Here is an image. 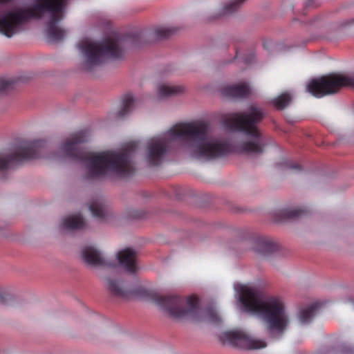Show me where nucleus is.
I'll return each instance as SVG.
<instances>
[{"label":"nucleus","mask_w":354,"mask_h":354,"mask_svg":"<svg viewBox=\"0 0 354 354\" xmlns=\"http://www.w3.org/2000/svg\"><path fill=\"white\" fill-rule=\"evenodd\" d=\"M15 82L12 80L0 79V93H6L12 89Z\"/></svg>","instance_id":"obj_26"},{"label":"nucleus","mask_w":354,"mask_h":354,"mask_svg":"<svg viewBox=\"0 0 354 354\" xmlns=\"http://www.w3.org/2000/svg\"><path fill=\"white\" fill-rule=\"evenodd\" d=\"M122 39L118 37H109L101 42L84 39L77 46L84 59L85 69L90 71L93 68L102 64L105 59H120L124 55Z\"/></svg>","instance_id":"obj_6"},{"label":"nucleus","mask_w":354,"mask_h":354,"mask_svg":"<svg viewBox=\"0 0 354 354\" xmlns=\"http://www.w3.org/2000/svg\"><path fill=\"white\" fill-rule=\"evenodd\" d=\"M65 0H37L28 8H19L8 11L0 17V32L7 37L18 33L24 24L30 19L41 18L45 12L50 14L46 26V34L52 41H61L66 31L57 26L63 18Z\"/></svg>","instance_id":"obj_3"},{"label":"nucleus","mask_w":354,"mask_h":354,"mask_svg":"<svg viewBox=\"0 0 354 354\" xmlns=\"http://www.w3.org/2000/svg\"><path fill=\"white\" fill-rule=\"evenodd\" d=\"M245 0H234L227 4L223 9V14H230L237 10Z\"/></svg>","instance_id":"obj_25"},{"label":"nucleus","mask_w":354,"mask_h":354,"mask_svg":"<svg viewBox=\"0 0 354 354\" xmlns=\"http://www.w3.org/2000/svg\"><path fill=\"white\" fill-rule=\"evenodd\" d=\"M308 211L302 207L294 209H283L279 211V214L283 219H296L302 216H306Z\"/></svg>","instance_id":"obj_20"},{"label":"nucleus","mask_w":354,"mask_h":354,"mask_svg":"<svg viewBox=\"0 0 354 354\" xmlns=\"http://www.w3.org/2000/svg\"><path fill=\"white\" fill-rule=\"evenodd\" d=\"M184 91L182 86L162 84L158 88V95L160 98H167L180 94Z\"/></svg>","instance_id":"obj_17"},{"label":"nucleus","mask_w":354,"mask_h":354,"mask_svg":"<svg viewBox=\"0 0 354 354\" xmlns=\"http://www.w3.org/2000/svg\"><path fill=\"white\" fill-rule=\"evenodd\" d=\"M135 100L131 94H127L124 96L122 103V107L118 111L119 118H124L129 115L135 106Z\"/></svg>","instance_id":"obj_21"},{"label":"nucleus","mask_w":354,"mask_h":354,"mask_svg":"<svg viewBox=\"0 0 354 354\" xmlns=\"http://www.w3.org/2000/svg\"><path fill=\"white\" fill-rule=\"evenodd\" d=\"M142 38V34L140 32L135 33L131 36H129L125 39L126 41H130L133 45L138 46L140 40Z\"/></svg>","instance_id":"obj_27"},{"label":"nucleus","mask_w":354,"mask_h":354,"mask_svg":"<svg viewBox=\"0 0 354 354\" xmlns=\"http://www.w3.org/2000/svg\"><path fill=\"white\" fill-rule=\"evenodd\" d=\"M84 261L93 266H111L102 254L92 246L85 247L82 252Z\"/></svg>","instance_id":"obj_11"},{"label":"nucleus","mask_w":354,"mask_h":354,"mask_svg":"<svg viewBox=\"0 0 354 354\" xmlns=\"http://www.w3.org/2000/svg\"><path fill=\"white\" fill-rule=\"evenodd\" d=\"M107 287L109 292L117 297L127 298L131 295V292L124 288L118 280L107 279Z\"/></svg>","instance_id":"obj_16"},{"label":"nucleus","mask_w":354,"mask_h":354,"mask_svg":"<svg viewBox=\"0 0 354 354\" xmlns=\"http://www.w3.org/2000/svg\"><path fill=\"white\" fill-rule=\"evenodd\" d=\"M205 319L208 322L215 324H219L221 321V319L217 311L212 307L206 309Z\"/></svg>","instance_id":"obj_24"},{"label":"nucleus","mask_w":354,"mask_h":354,"mask_svg":"<svg viewBox=\"0 0 354 354\" xmlns=\"http://www.w3.org/2000/svg\"><path fill=\"white\" fill-rule=\"evenodd\" d=\"M289 167L292 169H298V170H299L301 169L300 165L297 163L290 164Z\"/></svg>","instance_id":"obj_30"},{"label":"nucleus","mask_w":354,"mask_h":354,"mask_svg":"<svg viewBox=\"0 0 354 354\" xmlns=\"http://www.w3.org/2000/svg\"><path fill=\"white\" fill-rule=\"evenodd\" d=\"M343 87L354 88V75L348 76L341 73H330L311 80L307 91L316 97L335 94Z\"/></svg>","instance_id":"obj_9"},{"label":"nucleus","mask_w":354,"mask_h":354,"mask_svg":"<svg viewBox=\"0 0 354 354\" xmlns=\"http://www.w3.org/2000/svg\"><path fill=\"white\" fill-rule=\"evenodd\" d=\"M292 100V96L288 93H283L272 100V104L278 110H283Z\"/></svg>","instance_id":"obj_22"},{"label":"nucleus","mask_w":354,"mask_h":354,"mask_svg":"<svg viewBox=\"0 0 354 354\" xmlns=\"http://www.w3.org/2000/svg\"><path fill=\"white\" fill-rule=\"evenodd\" d=\"M11 295L3 292L0 288V304L4 305L7 304V301L11 299Z\"/></svg>","instance_id":"obj_28"},{"label":"nucleus","mask_w":354,"mask_h":354,"mask_svg":"<svg viewBox=\"0 0 354 354\" xmlns=\"http://www.w3.org/2000/svg\"><path fill=\"white\" fill-rule=\"evenodd\" d=\"M177 29L173 27H158L153 31L154 37L158 39H166L172 35Z\"/></svg>","instance_id":"obj_23"},{"label":"nucleus","mask_w":354,"mask_h":354,"mask_svg":"<svg viewBox=\"0 0 354 354\" xmlns=\"http://www.w3.org/2000/svg\"><path fill=\"white\" fill-rule=\"evenodd\" d=\"M221 93L223 96L230 98H245L250 95L251 89L248 83L243 82L225 86Z\"/></svg>","instance_id":"obj_12"},{"label":"nucleus","mask_w":354,"mask_h":354,"mask_svg":"<svg viewBox=\"0 0 354 354\" xmlns=\"http://www.w3.org/2000/svg\"><path fill=\"white\" fill-rule=\"evenodd\" d=\"M62 225L64 229L73 231L84 229L86 226V223L80 214H75L64 218Z\"/></svg>","instance_id":"obj_15"},{"label":"nucleus","mask_w":354,"mask_h":354,"mask_svg":"<svg viewBox=\"0 0 354 354\" xmlns=\"http://www.w3.org/2000/svg\"><path fill=\"white\" fill-rule=\"evenodd\" d=\"M46 142L34 140L23 142L15 151L0 153V171H5L26 160H30L42 156Z\"/></svg>","instance_id":"obj_8"},{"label":"nucleus","mask_w":354,"mask_h":354,"mask_svg":"<svg viewBox=\"0 0 354 354\" xmlns=\"http://www.w3.org/2000/svg\"><path fill=\"white\" fill-rule=\"evenodd\" d=\"M136 253L130 248H126L118 253L120 264L129 272L134 273L137 270L136 264Z\"/></svg>","instance_id":"obj_13"},{"label":"nucleus","mask_w":354,"mask_h":354,"mask_svg":"<svg viewBox=\"0 0 354 354\" xmlns=\"http://www.w3.org/2000/svg\"><path fill=\"white\" fill-rule=\"evenodd\" d=\"M240 301L247 312L255 313L261 318L269 332L281 335L289 324L284 304L279 298H264L260 292L245 288L241 292Z\"/></svg>","instance_id":"obj_4"},{"label":"nucleus","mask_w":354,"mask_h":354,"mask_svg":"<svg viewBox=\"0 0 354 354\" xmlns=\"http://www.w3.org/2000/svg\"><path fill=\"white\" fill-rule=\"evenodd\" d=\"M319 308V304L315 303L306 308L301 309L298 315L300 322L303 324L309 323L318 313Z\"/></svg>","instance_id":"obj_19"},{"label":"nucleus","mask_w":354,"mask_h":354,"mask_svg":"<svg viewBox=\"0 0 354 354\" xmlns=\"http://www.w3.org/2000/svg\"><path fill=\"white\" fill-rule=\"evenodd\" d=\"M86 141V133L84 131L73 133L62 145L61 149L66 157L80 162L86 169V176L94 179L104 176L108 171L125 176L133 171L132 154L138 147L136 141L127 143L120 152L103 151L94 153L79 147V144Z\"/></svg>","instance_id":"obj_2"},{"label":"nucleus","mask_w":354,"mask_h":354,"mask_svg":"<svg viewBox=\"0 0 354 354\" xmlns=\"http://www.w3.org/2000/svg\"><path fill=\"white\" fill-rule=\"evenodd\" d=\"M154 301L173 318H199L201 309L198 299L194 296L185 299L179 296L158 295L154 297Z\"/></svg>","instance_id":"obj_7"},{"label":"nucleus","mask_w":354,"mask_h":354,"mask_svg":"<svg viewBox=\"0 0 354 354\" xmlns=\"http://www.w3.org/2000/svg\"><path fill=\"white\" fill-rule=\"evenodd\" d=\"M279 250V245L271 239L261 237L256 241L255 250L264 256L269 255Z\"/></svg>","instance_id":"obj_14"},{"label":"nucleus","mask_w":354,"mask_h":354,"mask_svg":"<svg viewBox=\"0 0 354 354\" xmlns=\"http://www.w3.org/2000/svg\"><path fill=\"white\" fill-rule=\"evenodd\" d=\"M11 0H0V5L1 4H6L9 2H10Z\"/></svg>","instance_id":"obj_31"},{"label":"nucleus","mask_w":354,"mask_h":354,"mask_svg":"<svg viewBox=\"0 0 354 354\" xmlns=\"http://www.w3.org/2000/svg\"><path fill=\"white\" fill-rule=\"evenodd\" d=\"M254 59V55L253 54L250 55L249 57L245 59V62L246 64H251Z\"/></svg>","instance_id":"obj_29"},{"label":"nucleus","mask_w":354,"mask_h":354,"mask_svg":"<svg viewBox=\"0 0 354 354\" xmlns=\"http://www.w3.org/2000/svg\"><path fill=\"white\" fill-rule=\"evenodd\" d=\"M134 216L135 217H140V215H135Z\"/></svg>","instance_id":"obj_32"},{"label":"nucleus","mask_w":354,"mask_h":354,"mask_svg":"<svg viewBox=\"0 0 354 354\" xmlns=\"http://www.w3.org/2000/svg\"><path fill=\"white\" fill-rule=\"evenodd\" d=\"M208 124L202 122L180 123L172 127L163 136L153 137L147 145L146 159L151 166H158L163 160L174 142H180L192 156L197 159L211 160L223 156L232 150L223 140L209 136Z\"/></svg>","instance_id":"obj_1"},{"label":"nucleus","mask_w":354,"mask_h":354,"mask_svg":"<svg viewBox=\"0 0 354 354\" xmlns=\"http://www.w3.org/2000/svg\"><path fill=\"white\" fill-rule=\"evenodd\" d=\"M264 117L261 108L252 105L246 111L231 113L224 120L226 127L242 132L250 138L240 145L242 152L249 154L263 153L266 144L257 125Z\"/></svg>","instance_id":"obj_5"},{"label":"nucleus","mask_w":354,"mask_h":354,"mask_svg":"<svg viewBox=\"0 0 354 354\" xmlns=\"http://www.w3.org/2000/svg\"><path fill=\"white\" fill-rule=\"evenodd\" d=\"M220 339L223 344L243 349H259L265 348L267 345L265 341L252 338L241 330L223 332L221 334Z\"/></svg>","instance_id":"obj_10"},{"label":"nucleus","mask_w":354,"mask_h":354,"mask_svg":"<svg viewBox=\"0 0 354 354\" xmlns=\"http://www.w3.org/2000/svg\"><path fill=\"white\" fill-rule=\"evenodd\" d=\"M89 209L92 215L96 218L103 221L106 218V211L104 201L101 198L93 200L90 205Z\"/></svg>","instance_id":"obj_18"}]
</instances>
